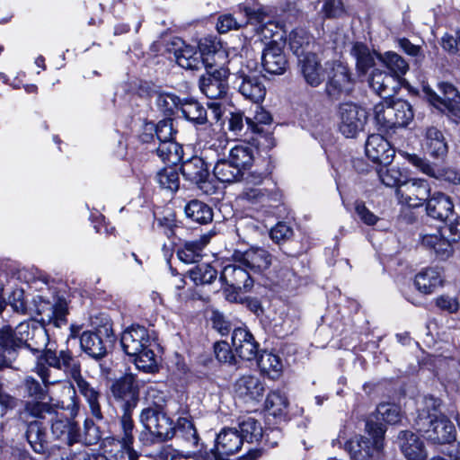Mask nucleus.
<instances>
[{"label": "nucleus", "mask_w": 460, "mask_h": 460, "mask_svg": "<svg viewBox=\"0 0 460 460\" xmlns=\"http://www.w3.org/2000/svg\"><path fill=\"white\" fill-rule=\"evenodd\" d=\"M389 164H380L376 169V173L382 183L387 187L398 189L406 181V176L396 166H388Z\"/></svg>", "instance_id": "nucleus-47"}, {"label": "nucleus", "mask_w": 460, "mask_h": 460, "mask_svg": "<svg viewBox=\"0 0 460 460\" xmlns=\"http://www.w3.org/2000/svg\"><path fill=\"white\" fill-rule=\"evenodd\" d=\"M245 118L240 112H232L228 119L227 128L236 137H246L248 131L247 124H244Z\"/></svg>", "instance_id": "nucleus-61"}, {"label": "nucleus", "mask_w": 460, "mask_h": 460, "mask_svg": "<svg viewBox=\"0 0 460 460\" xmlns=\"http://www.w3.org/2000/svg\"><path fill=\"white\" fill-rule=\"evenodd\" d=\"M377 58L389 70V74L392 75L394 79L402 77L409 70V65L406 60L395 52L387 51L384 54H379Z\"/></svg>", "instance_id": "nucleus-42"}, {"label": "nucleus", "mask_w": 460, "mask_h": 460, "mask_svg": "<svg viewBox=\"0 0 460 460\" xmlns=\"http://www.w3.org/2000/svg\"><path fill=\"white\" fill-rule=\"evenodd\" d=\"M239 436L243 442L248 443L259 441L263 435L261 424L252 417L243 418L238 424Z\"/></svg>", "instance_id": "nucleus-44"}, {"label": "nucleus", "mask_w": 460, "mask_h": 460, "mask_svg": "<svg viewBox=\"0 0 460 460\" xmlns=\"http://www.w3.org/2000/svg\"><path fill=\"white\" fill-rule=\"evenodd\" d=\"M374 114L376 124L384 130L404 128L414 117L412 106L402 99L385 101L376 104Z\"/></svg>", "instance_id": "nucleus-5"}, {"label": "nucleus", "mask_w": 460, "mask_h": 460, "mask_svg": "<svg viewBox=\"0 0 460 460\" xmlns=\"http://www.w3.org/2000/svg\"><path fill=\"white\" fill-rule=\"evenodd\" d=\"M213 173L219 181L232 183L241 181L244 172L233 164L229 159H220L216 163Z\"/></svg>", "instance_id": "nucleus-41"}, {"label": "nucleus", "mask_w": 460, "mask_h": 460, "mask_svg": "<svg viewBox=\"0 0 460 460\" xmlns=\"http://www.w3.org/2000/svg\"><path fill=\"white\" fill-rule=\"evenodd\" d=\"M401 450L407 460H425L427 457L423 443L411 431L402 430L398 435Z\"/></svg>", "instance_id": "nucleus-31"}, {"label": "nucleus", "mask_w": 460, "mask_h": 460, "mask_svg": "<svg viewBox=\"0 0 460 460\" xmlns=\"http://www.w3.org/2000/svg\"><path fill=\"white\" fill-rule=\"evenodd\" d=\"M426 212L436 220L446 221L454 213V203L445 193L435 192L426 203Z\"/></svg>", "instance_id": "nucleus-29"}, {"label": "nucleus", "mask_w": 460, "mask_h": 460, "mask_svg": "<svg viewBox=\"0 0 460 460\" xmlns=\"http://www.w3.org/2000/svg\"><path fill=\"white\" fill-rule=\"evenodd\" d=\"M155 180L161 188L175 192L180 186L179 174L176 169L172 167H166L160 170L156 175Z\"/></svg>", "instance_id": "nucleus-53"}, {"label": "nucleus", "mask_w": 460, "mask_h": 460, "mask_svg": "<svg viewBox=\"0 0 460 460\" xmlns=\"http://www.w3.org/2000/svg\"><path fill=\"white\" fill-rule=\"evenodd\" d=\"M246 24L247 21L242 18L239 12L237 13V16L231 13H226L218 17L217 30L221 34L227 33L232 30H239Z\"/></svg>", "instance_id": "nucleus-55"}, {"label": "nucleus", "mask_w": 460, "mask_h": 460, "mask_svg": "<svg viewBox=\"0 0 460 460\" xmlns=\"http://www.w3.org/2000/svg\"><path fill=\"white\" fill-rule=\"evenodd\" d=\"M408 161L419 168L423 173L433 177L438 181H444L451 184L460 185V172L453 168H439L432 165L425 158L420 157L417 155H407Z\"/></svg>", "instance_id": "nucleus-23"}, {"label": "nucleus", "mask_w": 460, "mask_h": 460, "mask_svg": "<svg viewBox=\"0 0 460 460\" xmlns=\"http://www.w3.org/2000/svg\"><path fill=\"white\" fill-rule=\"evenodd\" d=\"M47 341L46 330L42 327H31L28 322L20 323L14 329L10 325L0 329V348L7 354L16 356L18 349L27 348L40 355L45 349Z\"/></svg>", "instance_id": "nucleus-2"}, {"label": "nucleus", "mask_w": 460, "mask_h": 460, "mask_svg": "<svg viewBox=\"0 0 460 460\" xmlns=\"http://www.w3.org/2000/svg\"><path fill=\"white\" fill-rule=\"evenodd\" d=\"M166 49L169 53H172L177 64L190 70H197L200 66H205L204 60L215 61L225 57L224 52H215L212 56L202 58V55L196 49L195 47L185 44L180 38L172 39L166 45Z\"/></svg>", "instance_id": "nucleus-8"}, {"label": "nucleus", "mask_w": 460, "mask_h": 460, "mask_svg": "<svg viewBox=\"0 0 460 460\" xmlns=\"http://www.w3.org/2000/svg\"><path fill=\"white\" fill-rule=\"evenodd\" d=\"M261 59L263 70L270 75H283L288 67L283 47L275 40L265 45Z\"/></svg>", "instance_id": "nucleus-21"}, {"label": "nucleus", "mask_w": 460, "mask_h": 460, "mask_svg": "<svg viewBox=\"0 0 460 460\" xmlns=\"http://www.w3.org/2000/svg\"><path fill=\"white\" fill-rule=\"evenodd\" d=\"M232 345L243 359L252 360L257 357L259 343L247 328L238 327L233 331Z\"/></svg>", "instance_id": "nucleus-26"}, {"label": "nucleus", "mask_w": 460, "mask_h": 460, "mask_svg": "<svg viewBox=\"0 0 460 460\" xmlns=\"http://www.w3.org/2000/svg\"><path fill=\"white\" fill-rule=\"evenodd\" d=\"M288 406L287 397L280 391H271L265 401V408L274 417L281 418L285 415Z\"/></svg>", "instance_id": "nucleus-51"}, {"label": "nucleus", "mask_w": 460, "mask_h": 460, "mask_svg": "<svg viewBox=\"0 0 460 460\" xmlns=\"http://www.w3.org/2000/svg\"><path fill=\"white\" fill-rule=\"evenodd\" d=\"M351 55L356 59V67L360 74L365 75L369 68L376 64L377 54L371 51L367 46L363 43L357 42L351 49Z\"/></svg>", "instance_id": "nucleus-39"}, {"label": "nucleus", "mask_w": 460, "mask_h": 460, "mask_svg": "<svg viewBox=\"0 0 460 460\" xmlns=\"http://www.w3.org/2000/svg\"><path fill=\"white\" fill-rule=\"evenodd\" d=\"M238 92L254 103L261 102L266 95V88L260 75L241 69L235 75L234 83Z\"/></svg>", "instance_id": "nucleus-18"}, {"label": "nucleus", "mask_w": 460, "mask_h": 460, "mask_svg": "<svg viewBox=\"0 0 460 460\" xmlns=\"http://www.w3.org/2000/svg\"><path fill=\"white\" fill-rule=\"evenodd\" d=\"M338 119L340 132L347 138H355L364 130L367 113L357 104L344 102L339 106Z\"/></svg>", "instance_id": "nucleus-10"}, {"label": "nucleus", "mask_w": 460, "mask_h": 460, "mask_svg": "<svg viewBox=\"0 0 460 460\" xmlns=\"http://www.w3.org/2000/svg\"><path fill=\"white\" fill-rule=\"evenodd\" d=\"M68 314V307L66 300L63 297H58L54 304L49 308L48 314L49 323L54 326L60 328L66 323V315Z\"/></svg>", "instance_id": "nucleus-54"}, {"label": "nucleus", "mask_w": 460, "mask_h": 460, "mask_svg": "<svg viewBox=\"0 0 460 460\" xmlns=\"http://www.w3.org/2000/svg\"><path fill=\"white\" fill-rule=\"evenodd\" d=\"M271 120V115L260 106L256 107L253 118H245L247 129H250L252 133L262 132V129H264L262 125H268Z\"/></svg>", "instance_id": "nucleus-58"}, {"label": "nucleus", "mask_w": 460, "mask_h": 460, "mask_svg": "<svg viewBox=\"0 0 460 460\" xmlns=\"http://www.w3.org/2000/svg\"><path fill=\"white\" fill-rule=\"evenodd\" d=\"M417 430L429 442L433 444H447L456 439V428L453 422L446 416L440 415L438 419L428 423L425 428Z\"/></svg>", "instance_id": "nucleus-19"}, {"label": "nucleus", "mask_w": 460, "mask_h": 460, "mask_svg": "<svg viewBox=\"0 0 460 460\" xmlns=\"http://www.w3.org/2000/svg\"><path fill=\"white\" fill-rule=\"evenodd\" d=\"M293 234L292 228L286 223L279 222L270 229V238L277 243L289 239Z\"/></svg>", "instance_id": "nucleus-64"}, {"label": "nucleus", "mask_w": 460, "mask_h": 460, "mask_svg": "<svg viewBox=\"0 0 460 460\" xmlns=\"http://www.w3.org/2000/svg\"><path fill=\"white\" fill-rule=\"evenodd\" d=\"M215 233L209 232L199 239L186 242L181 249L177 252L178 258L184 263L190 264L199 262L202 258L201 252L208 243L210 237Z\"/></svg>", "instance_id": "nucleus-35"}, {"label": "nucleus", "mask_w": 460, "mask_h": 460, "mask_svg": "<svg viewBox=\"0 0 460 460\" xmlns=\"http://www.w3.org/2000/svg\"><path fill=\"white\" fill-rule=\"evenodd\" d=\"M244 266L238 264H229L224 267L220 280L228 288H232L234 294H226V298L230 301H237L239 293H247L253 288L254 280Z\"/></svg>", "instance_id": "nucleus-13"}, {"label": "nucleus", "mask_w": 460, "mask_h": 460, "mask_svg": "<svg viewBox=\"0 0 460 460\" xmlns=\"http://www.w3.org/2000/svg\"><path fill=\"white\" fill-rule=\"evenodd\" d=\"M44 399H36L26 401L22 410L20 411L22 419L32 418L33 420H40L46 418L47 415L56 414V405L43 402Z\"/></svg>", "instance_id": "nucleus-37"}, {"label": "nucleus", "mask_w": 460, "mask_h": 460, "mask_svg": "<svg viewBox=\"0 0 460 460\" xmlns=\"http://www.w3.org/2000/svg\"><path fill=\"white\" fill-rule=\"evenodd\" d=\"M258 365L261 370L272 379L279 377L283 368L279 357L270 352H263L261 355Z\"/></svg>", "instance_id": "nucleus-50"}, {"label": "nucleus", "mask_w": 460, "mask_h": 460, "mask_svg": "<svg viewBox=\"0 0 460 460\" xmlns=\"http://www.w3.org/2000/svg\"><path fill=\"white\" fill-rule=\"evenodd\" d=\"M399 202L411 208H419L430 198V189L423 179L407 180L395 190Z\"/></svg>", "instance_id": "nucleus-15"}, {"label": "nucleus", "mask_w": 460, "mask_h": 460, "mask_svg": "<svg viewBox=\"0 0 460 460\" xmlns=\"http://www.w3.org/2000/svg\"><path fill=\"white\" fill-rule=\"evenodd\" d=\"M216 358L221 363L229 365L235 364V358L231 350L229 344L226 341H218L214 345Z\"/></svg>", "instance_id": "nucleus-63"}, {"label": "nucleus", "mask_w": 460, "mask_h": 460, "mask_svg": "<svg viewBox=\"0 0 460 460\" xmlns=\"http://www.w3.org/2000/svg\"><path fill=\"white\" fill-rule=\"evenodd\" d=\"M49 349H51L49 348ZM47 350H49V349H45L43 352L37 357L38 361L35 367V371L41 378L43 385L32 376H26L22 381L24 392L29 397L32 398V400L45 399L49 385H55L59 381L58 378L52 376L51 367L43 359V355Z\"/></svg>", "instance_id": "nucleus-12"}, {"label": "nucleus", "mask_w": 460, "mask_h": 460, "mask_svg": "<svg viewBox=\"0 0 460 460\" xmlns=\"http://www.w3.org/2000/svg\"><path fill=\"white\" fill-rule=\"evenodd\" d=\"M233 258L236 263H240L253 273L265 271L272 263V255L261 247H251L244 252L235 251Z\"/></svg>", "instance_id": "nucleus-20"}, {"label": "nucleus", "mask_w": 460, "mask_h": 460, "mask_svg": "<svg viewBox=\"0 0 460 460\" xmlns=\"http://www.w3.org/2000/svg\"><path fill=\"white\" fill-rule=\"evenodd\" d=\"M180 111L184 119L194 124H205L208 120L206 109L193 99H183Z\"/></svg>", "instance_id": "nucleus-43"}, {"label": "nucleus", "mask_w": 460, "mask_h": 460, "mask_svg": "<svg viewBox=\"0 0 460 460\" xmlns=\"http://www.w3.org/2000/svg\"><path fill=\"white\" fill-rule=\"evenodd\" d=\"M78 443H83L86 446L96 445L102 438L99 427L91 419H86L84 422V429H79Z\"/></svg>", "instance_id": "nucleus-56"}, {"label": "nucleus", "mask_w": 460, "mask_h": 460, "mask_svg": "<svg viewBox=\"0 0 460 460\" xmlns=\"http://www.w3.org/2000/svg\"><path fill=\"white\" fill-rule=\"evenodd\" d=\"M176 130L173 128V119L160 120L155 126V139L159 142L173 140Z\"/></svg>", "instance_id": "nucleus-62"}, {"label": "nucleus", "mask_w": 460, "mask_h": 460, "mask_svg": "<svg viewBox=\"0 0 460 460\" xmlns=\"http://www.w3.org/2000/svg\"><path fill=\"white\" fill-rule=\"evenodd\" d=\"M182 99L173 93H162L156 96L157 107L165 114H173L176 110H180Z\"/></svg>", "instance_id": "nucleus-57"}, {"label": "nucleus", "mask_w": 460, "mask_h": 460, "mask_svg": "<svg viewBox=\"0 0 460 460\" xmlns=\"http://www.w3.org/2000/svg\"><path fill=\"white\" fill-rule=\"evenodd\" d=\"M419 243L424 250L439 261L447 260L454 252L452 241L446 238L440 229H436L432 233L422 230L419 234Z\"/></svg>", "instance_id": "nucleus-17"}, {"label": "nucleus", "mask_w": 460, "mask_h": 460, "mask_svg": "<svg viewBox=\"0 0 460 460\" xmlns=\"http://www.w3.org/2000/svg\"><path fill=\"white\" fill-rule=\"evenodd\" d=\"M139 420L157 441H166L174 437L173 421L158 405L143 409Z\"/></svg>", "instance_id": "nucleus-9"}, {"label": "nucleus", "mask_w": 460, "mask_h": 460, "mask_svg": "<svg viewBox=\"0 0 460 460\" xmlns=\"http://www.w3.org/2000/svg\"><path fill=\"white\" fill-rule=\"evenodd\" d=\"M157 155L163 162L176 165L182 159V146L174 140L159 142L156 148Z\"/></svg>", "instance_id": "nucleus-45"}, {"label": "nucleus", "mask_w": 460, "mask_h": 460, "mask_svg": "<svg viewBox=\"0 0 460 460\" xmlns=\"http://www.w3.org/2000/svg\"><path fill=\"white\" fill-rule=\"evenodd\" d=\"M52 420L51 432L58 438L66 441L69 446L78 443L79 426L72 418H66L54 414Z\"/></svg>", "instance_id": "nucleus-28"}, {"label": "nucleus", "mask_w": 460, "mask_h": 460, "mask_svg": "<svg viewBox=\"0 0 460 460\" xmlns=\"http://www.w3.org/2000/svg\"><path fill=\"white\" fill-rule=\"evenodd\" d=\"M174 436L184 439L191 446H198L199 434L193 422L188 418H179L176 425L173 424Z\"/></svg>", "instance_id": "nucleus-48"}, {"label": "nucleus", "mask_w": 460, "mask_h": 460, "mask_svg": "<svg viewBox=\"0 0 460 460\" xmlns=\"http://www.w3.org/2000/svg\"><path fill=\"white\" fill-rule=\"evenodd\" d=\"M440 407V399L431 395L424 396L418 408V414L415 420L416 429H423L428 426V423L433 421V419H438L440 415H443Z\"/></svg>", "instance_id": "nucleus-32"}, {"label": "nucleus", "mask_w": 460, "mask_h": 460, "mask_svg": "<svg viewBox=\"0 0 460 460\" xmlns=\"http://www.w3.org/2000/svg\"><path fill=\"white\" fill-rule=\"evenodd\" d=\"M299 72L305 82L311 87L316 88L325 81L326 64L322 65L317 54L300 58L297 61Z\"/></svg>", "instance_id": "nucleus-22"}, {"label": "nucleus", "mask_w": 460, "mask_h": 460, "mask_svg": "<svg viewBox=\"0 0 460 460\" xmlns=\"http://www.w3.org/2000/svg\"><path fill=\"white\" fill-rule=\"evenodd\" d=\"M376 412L383 420L392 425L398 423L402 418L401 408L394 403H380L376 408Z\"/></svg>", "instance_id": "nucleus-59"}, {"label": "nucleus", "mask_w": 460, "mask_h": 460, "mask_svg": "<svg viewBox=\"0 0 460 460\" xmlns=\"http://www.w3.org/2000/svg\"><path fill=\"white\" fill-rule=\"evenodd\" d=\"M327 81L325 93L332 99L338 100L343 94H349L354 86V79L349 68L344 63L332 60L326 62Z\"/></svg>", "instance_id": "nucleus-7"}, {"label": "nucleus", "mask_w": 460, "mask_h": 460, "mask_svg": "<svg viewBox=\"0 0 460 460\" xmlns=\"http://www.w3.org/2000/svg\"><path fill=\"white\" fill-rule=\"evenodd\" d=\"M43 359L53 368L63 371L75 383L79 393L85 399L92 416L97 420H103L100 399L102 394L86 381L81 373V363L68 349H49L43 355Z\"/></svg>", "instance_id": "nucleus-1"}, {"label": "nucleus", "mask_w": 460, "mask_h": 460, "mask_svg": "<svg viewBox=\"0 0 460 460\" xmlns=\"http://www.w3.org/2000/svg\"><path fill=\"white\" fill-rule=\"evenodd\" d=\"M206 73L199 78L200 91L209 99H220L228 90L229 68L208 58L204 60Z\"/></svg>", "instance_id": "nucleus-6"}, {"label": "nucleus", "mask_w": 460, "mask_h": 460, "mask_svg": "<svg viewBox=\"0 0 460 460\" xmlns=\"http://www.w3.org/2000/svg\"><path fill=\"white\" fill-rule=\"evenodd\" d=\"M181 172L185 180L196 184L204 193L214 192V186L208 181L209 172L203 158L193 156L188 159L181 164Z\"/></svg>", "instance_id": "nucleus-16"}, {"label": "nucleus", "mask_w": 460, "mask_h": 460, "mask_svg": "<svg viewBox=\"0 0 460 460\" xmlns=\"http://www.w3.org/2000/svg\"><path fill=\"white\" fill-rule=\"evenodd\" d=\"M367 156L374 163L390 164L395 151L382 135H370L365 145Z\"/></svg>", "instance_id": "nucleus-25"}, {"label": "nucleus", "mask_w": 460, "mask_h": 460, "mask_svg": "<svg viewBox=\"0 0 460 460\" xmlns=\"http://www.w3.org/2000/svg\"><path fill=\"white\" fill-rule=\"evenodd\" d=\"M120 344L123 351L134 358L136 367L146 373L158 370L155 354L150 349L152 341L148 331L140 325H132L121 334Z\"/></svg>", "instance_id": "nucleus-3"}, {"label": "nucleus", "mask_w": 460, "mask_h": 460, "mask_svg": "<svg viewBox=\"0 0 460 460\" xmlns=\"http://www.w3.org/2000/svg\"><path fill=\"white\" fill-rule=\"evenodd\" d=\"M394 76L385 71L374 69L368 79L369 86L379 95L388 96L394 91Z\"/></svg>", "instance_id": "nucleus-40"}, {"label": "nucleus", "mask_w": 460, "mask_h": 460, "mask_svg": "<svg viewBox=\"0 0 460 460\" xmlns=\"http://www.w3.org/2000/svg\"><path fill=\"white\" fill-rule=\"evenodd\" d=\"M122 411L123 413L120 417V425L123 431V436L121 438L120 443L121 445L129 447V445L133 444L134 441V422L131 417V412L133 410H126V408H122Z\"/></svg>", "instance_id": "nucleus-60"}, {"label": "nucleus", "mask_w": 460, "mask_h": 460, "mask_svg": "<svg viewBox=\"0 0 460 460\" xmlns=\"http://www.w3.org/2000/svg\"><path fill=\"white\" fill-rule=\"evenodd\" d=\"M228 159L242 172H244L253 163V150L247 145H237L230 149Z\"/></svg>", "instance_id": "nucleus-46"}, {"label": "nucleus", "mask_w": 460, "mask_h": 460, "mask_svg": "<svg viewBox=\"0 0 460 460\" xmlns=\"http://www.w3.org/2000/svg\"><path fill=\"white\" fill-rule=\"evenodd\" d=\"M265 383L257 376L243 375L233 385L234 397L246 404L256 405L265 394Z\"/></svg>", "instance_id": "nucleus-14"}, {"label": "nucleus", "mask_w": 460, "mask_h": 460, "mask_svg": "<svg viewBox=\"0 0 460 460\" xmlns=\"http://www.w3.org/2000/svg\"><path fill=\"white\" fill-rule=\"evenodd\" d=\"M184 212L188 218L200 225L208 224L213 220L212 208L198 199L188 202L184 208Z\"/></svg>", "instance_id": "nucleus-38"}, {"label": "nucleus", "mask_w": 460, "mask_h": 460, "mask_svg": "<svg viewBox=\"0 0 460 460\" xmlns=\"http://www.w3.org/2000/svg\"><path fill=\"white\" fill-rule=\"evenodd\" d=\"M366 432L370 436H355L344 445V449L353 460H372L380 456L384 447L385 428L381 423L367 420Z\"/></svg>", "instance_id": "nucleus-4"}, {"label": "nucleus", "mask_w": 460, "mask_h": 460, "mask_svg": "<svg viewBox=\"0 0 460 460\" xmlns=\"http://www.w3.org/2000/svg\"><path fill=\"white\" fill-rule=\"evenodd\" d=\"M189 277L196 285L212 283L217 276V271L209 264L202 263L188 271Z\"/></svg>", "instance_id": "nucleus-52"}, {"label": "nucleus", "mask_w": 460, "mask_h": 460, "mask_svg": "<svg viewBox=\"0 0 460 460\" xmlns=\"http://www.w3.org/2000/svg\"><path fill=\"white\" fill-rule=\"evenodd\" d=\"M288 46L297 58V61L300 60V58L316 54L314 37L303 29H295L289 33Z\"/></svg>", "instance_id": "nucleus-27"}, {"label": "nucleus", "mask_w": 460, "mask_h": 460, "mask_svg": "<svg viewBox=\"0 0 460 460\" xmlns=\"http://www.w3.org/2000/svg\"><path fill=\"white\" fill-rule=\"evenodd\" d=\"M240 197L244 200L256 204L262 203L267 200H277L279 193L269 190L265 188H259L257 186H245Z\"/></svg>", "instance_id": "nucleus-49"}, {"label": "nucleus", "mask_w": 460, "mask_h": 460, "mask_svg": "<svg viewBox=\"0 0 460 460\" xmlns=\"http://www.w3.org/2000/svg\"><path fill=\"white\" fill-rule=\"evenodd\" d=\"M80 348L95 360H100L107 355V348L104 341L94 332L85 331L80 335Z\"/></svg>", "instance_id": "nucleus-34"}, {"label": "nucleus", "mask_w": 460, "mask_h": 460, "mask_svg": "<svg viewBox=\"0 0 460 460\" xmlns=\"http://www.w3.org/2000/svg\"><path fill=\"white\" fill-rule=\"evenodd\" d=\"M111 392L115 400L121 402V408L126 410L136 408L138 396L133 375H126L116 380L111 387Z\"/></svg>", "instance_id": "nucleus-24"}, {"label": "nucleus", "mask_w": 460, "mask_h": 460, "mask_svg": "<svg viewBox=\"0 0 460 460\" xmlns=\"http://www.w3.org/2000/svg\"><path fill=\"white\" fill-rule=\"evenodd\" d=\"M443 283L441 269L438 267L426 268L420 271L414 279V284L419 291L423 294H431Z\"/></svg>", "instance_id": "nucleus-33"}, {"label": "nucleus", "mask_w": 460, "mask_h": 460, "mask_svg": "<svg viewBox=\"0 0 460 460\" xmlns=\"http://www.w3.org/2000/svg\"><path fill=\"white\" fill-rule=\"evenodd\" d=\"M424 146L426 151L436 158L444 157L448 151L443 132L436 127H429L426 129Z\"/></svg>", "instance_id": "nucleus-36"}, {"label": "nucleus", "mask_w": 460, "mask_h": 460, "mask_svg": "<svg viewBox=\"0 0 460 460\" xmlns=\"http://www.w3.org/2000/svg\"><path fill=\"white\" fill-rule=\"evenodd\" d=\"M25 437L32 450L37 454L46 455L51 448L46 427L40 420L29 421Z\"/></svg>", "instance_id": "nucleus-30"}, {"label": "nucleus", "mask_w": 460, "mask_h": 460, "mask_svg": "<svg viewBox=\"0 0 460 460\" xmlns=\"http://www.w3.org/2000/svg\"><path fill=\"white\" fill-rule=\"evenodd\" d=\"M243 438L236 428H224L216 438V444L202 454L203 460H229L228 456L237 453L243 446Z\"/></svg>", "instance_id": "nucleus-11"}]
</instances>
